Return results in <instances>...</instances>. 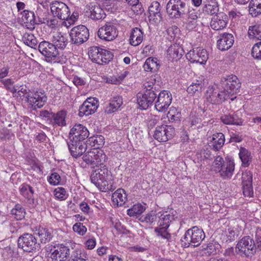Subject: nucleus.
<instances>
[{
  "label": "nucleus",
  "mask_w": 261,
  "mask_h": 261,
  "mask_svg": "<svg viewBox=\"0 0 261 261\" xmlns=\"http://www.w3.org/2000/svg\"><path fill=\"white\" fill-rule=\"evenodd\" d=\"M90 178L91 182L102 192L113 191L116 188L112 180L111 173L106 166L95 170Z\"/></svg>",
  "instance_id": "f257e3e1"
},
{
  "label": "nucleus",
  "mask_w": 261,
  "mask_h": 261,
  "mask_svg": "<svg viewBox=\"0 0 261 261\" xmlns=\"http://www.w3.org/2000/svg\"><path fill=\"white\" fill-rule=\"evenodd\" d=\"M205 237L203 230L195 226L188 229L180 240L181 246L188 248L190 246H199Z\"/></svg>",
  "instance_id": "f03ea898"
},
{
  "label": "nucleus",
  "mask_w": 261,
  "mask_h": 261,
  "mask_svg": "<svg viewBox=\"0 0 261 261\" xmlns=\"http://www.w3.org/2000/svg\"><path fill=\"white\" fill-rule=\"evenodd\" d=\"M166 11L170 18L179 19L188 14L189 7L183 0H169L166 5Z\"/></svg>",
  "instance_id": "7ed1b4c3"
},
{
  "label": "nucleus",
  "mask_w": 261,
  "mask_h": 261,
  "mask_svg": "<svg viewBox=\"0 0 261 261\" xmlns=\"http://www.w3.org/2000/svg\"><path fill=\"white\" fill-rule=\"evenodd\" d=\"M88 55L93 62L99 65L108 63L114 57L111 51L94 46L89 48Z\"/></svg>",
  "instance_id": "20e7f679"
},
{
  "label": "nucleus",
  "mask_w": 261,
  "mask_h": 261,
  "mask_svg": "<svg viewBox=\"0 0 261 261\" xmlns=\"http://www.w3.org/2000/svg\"><path fill=\"white\" fill-rule=\"evenodd\" d=\"M257 247L254 240L249 236L242 238L237 244L236 252L242 256L249 257L253 255Z\"/></svg>",
  "instance_id": "39448f33"
},
{
  "label": "nucleus",
  "mask_w": 261,
  "mask_h": 261,
  "mask_svg": "<svg viewBox=\"0 0 261 261\" xmlns=\"http://www.w3.org/2000/svg\"><path fill=\"white\" fill-rule=\"evenodd\" d=\"M18 247L27 252H33L39 250V244L33 234L26 233L18 239Z\"/></svg>",
  "instance_id": "423d86ee"
},
{
  "label": "nucleus",
  "mask_w": 261,
  "mask_h": 261,
  "mask_svg": "<svg viewBox=\"0 0 261 261\" xmlns=\"http://www.w3.org/2000/svg\"><path fill=\"white\" fill-rule=\"evenodd\" d=\"M70 252L68 247L60 244L51 247L48 254L49 261H67L70 257Z\"/></svg>",
  "instance_id": "0eeeda50"
},
{
  "label": "nucleus",
  "mask_w": 261,
  "mask_h": 261,
  "mask_svg": "<svg viewBox=\"0 0 261 261\" xmlns=\"http://www.w3.org/2000/svg\"><path fill=\"white\" fill-rule=\"evenodd\" d=\"M221 86L224 89V91L229 94L230 98V96L237 93L241 87V83L237 76L231 74L221 79Z\"/></svg>",
  "instance_id": "6e6552de"
},
{
  "label": "nucleus",
  "mask_w": 261,
  "mask_h": 261,
  "mask_svg": "<svg viewBox=\"0 0 261 261\" xmlns=\"http://www.w3.org/2000/svg\"><path fill=\"white\" fill-rule=\"evenodd\" d=\"M38 48L39 52L45 58L47 62H57V57L59 53L53 43L43 41L39 43Z\"/></svg>",
  "instance_id": "1a4fd4ad"
},
{
  "label": "nucleus",
  "mask_w": 261,
  "mask_h": 261,
  "mask_svg": "<svg viewBox=\"0 0 261 261\" xmlns=\"http://www.w3.org/2000/svg\"><path fill=\"white\" fill-rule=\"evenodd\" d=\"M70 37L72 43L81 44L87 41L89 37L88 29L83 25L73 28L70 32Z\"/></svg>",
  "instance_id": "9d476101"
},
{
  "label": "nucleus",
  "mask_w": 261,
  "mask_h": 261,
  "mask_svg": "<svg viewBox=\"0 0 261 261\" xmlns=\"http://www.w3.org/2000/svg\"><path fill=\"white\" fill-rule=\"evenodd\" d=\"M51 12L54 17H57L61 20H68L70 14V11L68 6L64 3L55 1L50 4Z\"/></svg>",
  "instance_id": "9b49d317"
},
{
  "label": "nucleus",
  "mask_w": 261,
  "mask_h": 261,
  "mask_svg": "<svg viewBox=\"0 0 261 261\" xmlns=\"http://www.w3.org/2000/svg\"><path fill=\"white\" fill-rule=\"evenodd\" d=\"M172 100V95L168 91L163 90L159 94L154 103L155 109L160 112H166Z\"/></svg>",
  "instance_id": "f8f14e48"
},
{
  "label": "nucleus",
  "mask_w": 261,
  "mask_h": 261,
  "mask_svg": "<svg viewBox=\"0 0 261 261\" xmlns=\"http://www.w3.org/2000/svg\"><path fill=\"white\" fill-rule=\"evenodd\" d=\"M97 35L101 39L110 41L113 40L117 36L118 31L114 23L108 22L99 29Z\"/></svg>",
  "instance_id": "ddd939ff"
},
{
  "label": "nucleus",
  "mask_w": 261,
  "mask_h": 261,
  "mask_svg": "<svg viewBox=\"0 0 261 261\" xmlns=\"http://www.w3.org/2000/svg\"><path fill=\"white\" fill-rule=\"evenodd\" d=\"M175 130L171 125L158 126L154 130L153 137L159 142H166L174 136Z\"/></svg>",
  "instance_id": "4468645a"
},
{
  "label": "nucleus",
  "mask_w": 261,
  "mask_h": 261,
  "mask_svg": "<svg viewBox=\"0 0 261 261\" xmlns=\"http://www.w3.org/2000/svg\"><path fill=\"white\" fill-rule=\"evenodd\" d=\"M156 98V94L152 90L145 91L144 93H138L137 103L142 110H146L151 106Z\"/></svg>",
  "instance_id": "2eb2a0df"
},
{
  "label": "nucleus",
  "mask_w": 261,
  "mask_h": 261,
  "mask_svg": "<svg viewBox=\"0 0 261 261\" xmlns=\"http://www.w3.org/2000/svg\"><path fill=\"white\" fill-rule=\"evenodd\" d=\"M89 134V131L85 126L81 124H76L70 129L69 137L70 140H72L73 142L74 140L83 142L88 137Z\"/></svg>",
  "instance_id": "dca6fc26"
},
{
  "label": "nucleus",
  "mask_w": 261,
  "mask_h": 261,
  "mask_svg": "<svg viewBox=\"0 0 261 261\" xmlns=\"http://www.w3.org/2000/svg\"><path fill=\"white\" fill-rule=\"evenodd\" d=\"M205 96L207 100L212 104H219L224 100L229 98V94L225 91H218L213 87H208L206 91Z\"/></svg>",
  "instance_id": "f3484780"
},
{
  "label": "nucleus",
  "mask_w": 261,
  "mask_h": 261,
  "mask_svg": "<svg viewBox=\"0 0 261 261\" xmlns=\"http://www.w3.org/2000/svg\"><path fill=\"white\" fill-rule=\"evenodd\" d=\"M98 108V101L93 97L88 98L80 107L79 115L83 117L95 113Z\"/></svg>",
  "instance_id": "a211bd4d"
},
{
  "label": "nucleus",
  "mask_w": 261,
  "mask_h": 261,
  "mask_svg": "<svg viewBox=\"0 0 261 261\" xmlns=\"http://www.w3.org/2000/svg\"><path fill=\"white\" fill-rule=\"evenodd\" d=\"M187 58L192 63L205 64L208 59V55L204 49L196 48L190 50L187 55Z\"/></svg>",
  "instance_id": "6ab92c4d"
},
{
  "label": "nucleus",
  "mask_w": 261,
  "mask_h": 261,
  "mask_svg": "<svg viewBox=\"0 0 261 261\" xmlns=\"http://www.w3.org/2000/svg\"><path fill=\"white\" fill-rule=\"evenodd\" d=\"M26 98L35 109L42 108L47 100V97L44 91H36L26 96Z\"/></svg>",
  "instance_id": "aec40b11"
},
{
  "label": "nucleus",
  "mask_w": 261,
  "mask_h": 261,
  "mask_svg": "<svg viewBox=\"0 0 261 261\" xmlns=\"http://www.w3.org/2000/svg\"><path fill=\"white\" fill-rule=\"evenodd\" d=\"M228 22L227 15L223 12H220L213 16L210 25L213 30H221L226 27Z\"/></svg>",
  "instance_id": "412c9836"
},
{
  "label": "nucleus",
  "mask_w": 261,
  "mask_h": 261,
  "mask_svg": "<svg viewBox=\"0 0 261 261\" xmlns=\"http://www.w3.org/2000/svg\"><path fill=\"white\" fill-rule=\"evenodd\" d=\"M177 218L176 212L171 210L169 212L158 213V226L169 227L170 224Z\"/></svg>",
  "instance_id": "4be33fe9"
},
{
  "label": "nucleus",
  "mask_w": 261,
  "mask_h": 261,
  "mask_svg": "<svg viewBox=\"0 0 261 261\" xmlns=\"http://www.w3.org/2000/svg\"><path fill=\"white\" fill-rule=\"evenodd\" d=\"M217 40V46L218 48L221 51L229 49L234 43V37L230 33H222L219 36Z\"/></svg>",
  "instance_id": "5701e85b"
},
{
  "label": "nucleus",
  "mask_w": 261,
  "mask_h": 261,
  "mask_svg": "<svg viewBox=\"0 0 261 261\" xmlns=\"http://www.w3.org/2000/svg\"><path fill=\"white\" fill-rule=\"evenodd\" d=\"M149 20L150 22L158 24L162 20L160 4L156 1L153 2L148 8Z\"/></svg>",
  "instance_id": "b1692460"
},
{
  "label": "nucleus",
  "mask_w": 261,
  "mask_h": 261,
  "mask_svg": "<svg viewBox=\"0 0 261 261\" xmlns=\"http://www.w3.org/2000/svg\"><path fill=\"white\" fill-rule=\"evenodd\" d=\"M67 145L71 155L75 158L82 155L86 149V145L84 142L75 140L73 142L72 140H70L67 142Z\"/></svg>",
  "instance_id": "393cba45"
},
{
  "label": "nucleus",
  "mask_w": 261,
  "mask_h": 261,
  "mask_svg": "<svg viewBox=\"0 0 261 261\" xmlns=\"http://www.w3.org/2000/svg\"><path fill=\"white\" fill-rule=\"evenodd\" d=\"M21 14L22 19L25 23V27L30 31L34 30L36 24L41 22L37 21L33 11L24 10L21 12Z\"/></svg>",
  "instance_id": "a878e982"
},
{
  "label": "nucleus",
  "mask_w": 261,
  "mask_h": 261,
  "mask_svg": "<svg viewBox=\"0 0 261 261\" xmlns=\"http://www.w3.org/2000/svg\"><path fill=\"white\" fill-rule=\"evenodd\" d=\"M184 53L182 48L179 44H173L167 50V58L169 60L177 61L182 57Z\"/></svg>",
  "instance_id": "bb28decb"
},
{
  "label": "nucleus",
  "mask_w": 261,
  "mask_h": 261,
  "mask_svg": "<svg viewBox=\"0 0 261 261\" xmlns=\"http://www.w3.org/2000/svg\"><path fill=\"white\" fill-rule=\"evenodd\" d=\"M86 13L88 17L93 20H100L106 16L104 11L99 6L92 3L88 6Z\"/></svg>",
  "instance_id": "cd10ccee"
},
{
  "label": "nucleus",
  "mask_w": 261,
  "mask_h": 261,
  "mask_svg": "<svg viewBox=\"0 0 261 261\" xmlns=\"http://www.w3.org/2000/svg\"><path fill=\"white\" fill-rule=\"evenodd\" d=\"M67 112L65 110H61L57 113L51 114L50 119L51 124L53 126H64L66 125V118Z\"/></svg>",
  "instance_id": "c85d7f7f"
},
{
  "label": "nucleus",
  "mask_w": 261,
  "mask_h": 261,
  "mask_svg": "<svg viewBox=\"0 0 261 261\" xmlns=\"http://www.w3.org/2000/svg\"><path fill=\"white\" fill-rule=\"evenodd\" d=\"M51 42L57 50H63L68 44V39L61 33H55L51 39Z\"/></svg>",
  "instance_id": "c756f323"
},
{
  "label": "nucleus",
  "mask_w": 261,
  "mask_h": 261,
  "mask_svg": "<svg viewBox=\"0 0 261 261\" xmlns=\"http://www.w3.org/2000/svg\"><path fill=\"white\" fill-rule=\"evenodd\" d=\"M113 204L117 206L123 205L127 201L126 194L123 189H117L112 195Z\"/></svg>",
  "instance_id": "7c9ffc66"
},
{
  "label": "nucleus",
  "mask_w": 261,
  "mask_h": 261,
  "mask_svg": "<svg viewBox=\"0 0 261 261\" xmlns=\"http://www.w3.org/2000/svg\"><path fill=\"white\" fill-rule=\"evenodd\" d=\"M143 39V33L142 30L135 28L132 30L129 36V43L133 46H136L141 44Z\"/></svg>",
  "instance_id": "2f4dec72"
},
{
  "label": "nucleus",
  "mask_w": 261,
  "mask_h": 261,
  "mask_svg": "<svg viewBox=\"0 0 261 261\" xmlns=\"http://www.w3.org/2000/svg\"><path fill=\"white\" fill-rule=\"evenodd\" d=\"M224 142V135L221 133H216L213 134L210 140V146L215 150L218 151L223 146Z\"/></svg>",
  "instance_id": "473e14b6"
},
{
  "label": "nucleus",
  "mask_w": 261,
  "mask_h": 261,
  "mask_svg": "<svg viewBox=\"0 0 261 261\" xmlns=\"http://www.w3.org/2000/svg\"><path fill=\"white\" fill-rule=\"evenodd\" d=\"M221 121L225 124L241 125L242 120L237 114H225L220 117Z\"/></svg>",
  "instance_id": "72a5a7b5"
},
{
  "label": "nucleus",
  "mask_w": 261,
  "mask_h": 261,
  "mask_svg": "<svg viewBox=\"0 0 261 261\" xmlns=\"http://www.w3.org/2000/svg\"><path fill=\"white\" fill-rule=\"evenodd\" d=\"M234 170V163L229 160L226 162L219 171L220 175L223 179H229L232 176Z\"/></svg>",
  "instance_id": "f704fd0d"
},
{
  "label": "nucleus",
  "mask_w": 261,
  "mask_h": 261,
  "mask_svg": "<svg viewBox=\"0 0 261 261\" xmlns=\"http://www.w3.org/2000/svg\"><path fill=\"white\" fill-rule=\"evenodd\" d=\"M34 234L39 236L42 243H46L49 242L52 238L51 233L49 229L41 226L36 228L34 230Z\"/></svg>",
  "instance_id": "c9c22d12"
},
{
  "label": "nucleus",
  "mask_w": 261,
  "mask_h": 261,
  "mask_svg": "<svg viewBox=\"0 0 261 261\" xmlns=\"http://www.w3.org/2000/svg\"><path fill=\"white\" fill-rule=\"evenodd\" d=\"M122 103V98L121 96H115L110 100L109 106L106 107L105 112L108 114L113 113L120 107Z\"/></svg>",
  "instance_id": "e433bc0d"
},
{
  "label": "nucleus",
  "mask_w": 261,
  "mask_h": 261,
  "mask_svg": "<svg viewBox=\"0 0 261 261\" xmlns=\"http://www.w3.org/2000/svg\"><path fill=\"white\" fill-rule=\"evenodd\" d=\"M69 258L71 261H87L88 257L84 249L76 248L71 252Z\"/></svg>",
  "instance_id": "4c0bfd02"
},
{
  "label": "nucleus",
  "mask_w": 261,
  "mask_h": 261,
  "mask_svg": "<svg viewBox=\"0 0 261 261\" xmlns=\"http://www.w3.org/2000/svg\"><path fill=\"white\" fill-rule=\"evenodd\" d=\"M158 62V60L156 58H147L143 65L144 70L146 71H150L151 72L157 71L160 66Z\"/></svg>",
  "instance_id": "58836bf2"
},
{
  "label": "nucleus",
  "mask_w": 261,
  "mask_h": 261,
  "mask_svg": "<svg viewBox=\"0 0 261 261\" xmlns=\"http://www.w3.org/2000/svg\"><path fill=\"white\" fill-rule=\"evenodd\" d=\"M248 35L250 39L261 41V24H255L249 27Z\"/></svg>",
  "instance_id": "ea45409f"
},
{
  "label": "nucleus",
  "mask_w": 261,
  "mask_h": 261,
  "mask_svg": "<svg viewBox=\"0 0 261 261\" xmlns=\"http://www.w3.org/2000/svg\"><path fill=\"white\" fill-rule=\"evenodd\" d=\"M204 254L207 255L216 254L219 251L220 245L216 242H210L202 246Z\"/></svg>",
  "instance_id": "a19ab883"
},
{
  "label": "nucleus",
  "mask_w": 261,
  "mask_h": 261,
  "mask_svg": "<svg viewBox=\"0 0 261 261\" xmlns=\"http://www.w3.org/2000/svg\"><path fill=\"white\" fill-rule=\"evenodd\" d=\"M19 189L20 194L24 198L28 200H33L34 191L30 185L23 184L20 186Z\"/></svg>",
  "instance_id": "79ce46f5"
},
{
  "label": "nucleus",
  "mask_w": 261,
  "mask_h": 261,
  "mask_svg": "<svg viewBox=\"0 0 261 261\" xmlns=\"http://www.w3.org/2000/svg\"><path fill=\"white\" fill-rule=\"evenodd\" d=\"M95 158L94 160V166H100V167L105 166L104 164L106 163L108 158L107 155L102 150L95 148Z\"/></svg>",
  "instance_id": "37998d69"
},
{
  "label": "nucleus",
  "mask_w": 261,
  "mask_h": 261,
  "mask_svg": "<svg viewBox=\"0 0 261 261\" xmlns=\"http://www.w3.org/2000/svg\"><path fill=\"white\" fill-rule=\"evenodd\" d=\"M239 157L244 167L249 166L252 160V156L250 151L245 148L241 147L240 149Z\"/></svg>",
  "instance_id": "c03bdc74"
},
{
  "label": "nucleus",
  "mask_w": 261,
  "mask_h": 261,
  "mask_svg": "<svg viewBox=\"0 0 261 261\" xmlns=\"http://www.w3.org/2000/svg\"><path fill=\"white\" fill-rule=\"evenodd\" d=\"M249 11L250 14L254 17L261 14V0H251L249 6Z\"/></svg>",
  "instance_id": "a18cd8bd"
},
{
  "label": "nucleus",
  "mask_w": 261,
  "mask_h": 261,
  "mask_svg": "<svg viewBox=\"0 0 261 261\" xmlns=\"http://www.w3.org/2000/svg\"><path fill=\"white\" fill-rule=\"evenodd\" d=\"M219 8L217 2L213 1H207L203 7L204 12L210 15H214L218 13Z\"/></svg>",
  "instance_id": "49530a36"
},
{
  "label": "nucleus",
  "mask_w": 261,
  "mask_h": 261,
  "mask_svg": "<svg viewBox=\"0 0 261 261\" xmlns=\"http://www.w3.org/2000/svg\"><path fill=\"white\" fill-rule=\"evenodd\" d=\"M11 214L17 220H22L24 218L25 212L22 206L19 204L15 205V207L11 210Z\"/></svg>",
  "instance_id": "de8ad7c7"
},
{
  "label": "nucleus",
  "mask_w": 261,
  "mask_h": 261,
  "mask_svg": "<svg viewBox=\"0 0 261 261\" xmlns=\"http://www.w3.org/2000/svg\"><path fill=\"white\" fill-rule=\"evenodd\" d=\"M168 228L165 226H158L154 228V232L157 237L168 241L171 238Z\"/></svg>",
  "instance_id": "09e8293b"
},
{
  "label": "nucleus",
  "mask_w": 261,
  "mask_h": 261,
  "mask_svg": "<svg viewBox=\"0 0 261 261\" xmlns=\"http://www.w3.org/2000/svg\"><path fill=\"white\" fill-rule=\"evenodd\" d=\"M145 210V207L140 203H137L127 210V214L130 217L140 215Z\"/></svg>",
  "instance_id": "8fccbe9b"
},
{
  "label": "nucleus",
  "mask_w": 261,
  "mask_h": 261,
  "mask_svg": "<svg viewBox=\"0 0 261 261\" xmlns=\"http://www.w3.org/2000/svg\"><path fill=\"white\" fill-rule=\"evenodd\" d=\"M23 41L26 45L32 48H35L37 46V39L31 33H24L23 36Z\"/></svg>",
  "instance_id": "3c124183"
},
{
  "label": "nucleus",
  "mask_w": 261,
  "mask_h": 261,
  "mask_svg": "<svg viewBox=\"0 0 261 261\" xmlns=\"http://www.w3.org/2000/svg\"><path fill=\"white\" fill-rule=\"evenodd\" d=\"M158 219V214L151 212L145 216H142L140 220L141 222L146 223L148 225H154Z\"/></svg>",
  "instance_id": "603ef678"
},
{
  "label": "nucleus",
  "mask_w": 261,
  "mask_h": 261,
  "mask_svg": "<svg viewBox=\"0 0 261 261\" xmlns=\"http://www.w3.org/2000/svg\"><path fill=\"white\" fill-rule=\"evenodd\" d=\"M167 117L171 122L179 121L181 117V114L176 108L172 107L170 108L167 114Z\"/></svg>",
  "instance_id": "864d4df0"
},
{
  "label": "nucleus",
  "mask_w": 261,
  "mask_h": 261,
  "mask_svg": "<svg viewBox=\"0 0 261 261\" xmlns=\"http://www.w3.org/2000/svg\"><path fill=\"white\" fill-rule=\"evenodd\" d=\"M95 148L91 149L90 151L86 152L83 156V161L88 165L94 167V160Z\"/></svg>",
  "instance_id": "5fc2aeb1"
},
{
  "label": "nucleus",
  "mask_w": 261,
  "mask_h": 261,
  "mask_svg": "<svg viewBox=\"0 0 261 261\" xmlns=\"http://www.w3.org/2000/svg\"><path fill=\"white\" fill-rule=\"evenodd\" d=\"M225 163L222 157L217 156L213 162L212 168L214 171L219 172V171H221V169Z\"/></svg>",
  "instance_id": "6e6d98bb"
},
{
  "label": "nucleus",
  "mask_w": 261,
  "mask_h": 261,
  "mask_svg": "<svg viewBox=\"0 0 261 261\" xmlns=\"http://www.w3.org/2000/svg\"><path fill=\"white\" fill-rule=\"evenodd\" d=\"M252 236L254 237L255 244L258 249L261 251V228H255Z\"/></svg>",
  "instance_id": "4d7b16f0"
},
{
  "label": "nucleus",
  "mask_w": 261,
  "mask_h": 261,
  "mask_svg": "<svg viewBox=\"0 0 261 261\" xmlns=\"http://www.w3.org/2000/svg\"><path fill=\"white\" fill-rule=\"evenodd\" d=\"M197 155L200 161L204 160H212L214 157L211 151L208 149H204L200 150V152L197 154Z\"/></svg>",
  "instance_id": "13d9d810"
},
{
  "label": "nucleus",
  "mask_w": 261,
  "mask_h": 261,
  "mask_svg": "<svg viewBox=\"0 0 261 261\" xmlns=\"http://www.w3.org/2000/svg\"><path fill=\"white\" fill-rule=\"evenodd\" d=\"M252 184V173L250 171L246 170L242 173V185Z\"/></svg>",
  "instance_id": "bf43d9fd"
},
{
  "label": "nucleus",
  "mask_w": 261,
  "mask_h": 261,
  "mask_svg": "<svg viewBox=\"0 0 261 261\" xmlns=\"http://www.w3.org/2000/svg\"><path fill=\"white\" fill-rule=\"evenodd\" d=\"M73 230L79 235L83 236L87 232V228L81 222H77L72 227Z\"/></svg>",
  "instance_id": "052dcab7"
},
{
  "label": "nucleus",
  "mask_w": 261,
  "mask_h": 261,
  "mask_svg": "<svg viewBox=\"0 0 261 261\" xmlns=\"http://www.w3.org/2000/svg\"><path fill=\"white\" fill-rule=\"evenodd\" d=\"M251 53L253 58L261 59V41L253 45Z\"/></svg>",
  "instance_id": "680f3d73"
},
{
  "label": "nucleus",
  "mask_w": 261,
  "mask_h": 261,
  "mask_svg": "<svg viewBox=\"0 0 261 261\" xmlns=\"http://www.w3.org/2000/svg\"><path fill=\"white\" fill-rule=\"evenodd\" d=\"M91 139V141L94 143L93 146L97 148V149L102 147L105 144L104 137L101 135H97L92 137Z\"/></svg>",
  "instance_id": "e2e57ef3"
},
{
  "label": "nucleus",
  "mask_w": 261,
  "mask_h": 261,
  "mask_svg": "<svg viewBox=\"0 0 261 261\" xmlns=\"http://www.w3.org/2000/svg\"><path fill=\"white\" fill-rule=\"evenodd\" d=\"M5 87L12 93L17 92V89L14 86H13L14 81L10 79H5L3 82Z\"/></svg>",
  "instance_id": "0e129e2a"
},
{
  "label": "nucleus",
  "mask_w": 261,
  "mask_h": 261,
  "mask_svg": "<svg viewBox=\"0 0 261 261\" xmlns=\"http://www.w3.org/2000/svg\"><path fill=\"white\" fill-rule=\"evenodd\" d=\"M242 190L245 197H251L253 196L252 184L242 185Z\"/></svg>",
  "instance_id": "69168bd1"
},
{
  "label": "nucleus",
  "mask_w": 261,
  "mask_h": 261,
  "mask_svg": "<svg viewBox=\"0 0 261 261\" xmlns=\"http://www.w3.org/2000/svg\"><path fill=\"white\" fill-rule=\"evenodd\" d=\"M55 196L56 198L61 200H65L67 198L66 191L62 187H58L55 191Z\"/></svg>",
  "instance_id": "338daca9"
},
{
  "label": "nucleus",
  "mask_w": 261,
  "mask_h": 261,
  "mask_svg": "<svg viewBox=\"0 0 261 261\" xmlns=\"http://www.w3.org/2000/svg\"><path fill=\"white\" fill-rule=\"evenodd\" d=\"M48 181L51 185H58L60 182L61 177L58 173L54 172L49 176Z\"/></svg>",
  "instance_id": "774afa93"
}]
</instances>
